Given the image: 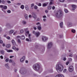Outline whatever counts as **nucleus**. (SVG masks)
<instances>
[{
    "instance_id": "3",
    "label": "nucleus",
    "mask_w": 77,
    "mask_h": 77,
    "mask_svg": "<svg viewBox=\"0 0 77 77\" xmlns=\"http://www.w3.org/2000/svg\"><path fill=\"white\" fill-rule=\"evenodd\" d=\"M55 15L57 18H62L63 16V12L60 10L56 12Z\"/></svg>"
},
{
    "instance_id": "53",
    "label": "nucleus",
    "mask_w": 77,
    "mask_h": 77,
    "mask_svg": "<svg viewBox=\"0 0 77 77\" xmlns=\"http://www.w3.org/2000/svg\"><path fill=\"white\" fill-rule=\"evenodd\" d=\"M69 61H72V59L71 58H69L68 59Z\"/></svg>"
},
{
    "instance_id": "54",
    "label": "nucleus",
    "mask_w": 77,
    "mask_h": 77,
    "mask_svg": "<svg viewBox=\"0 0 77 77\" xmlns=\"http://www.w3.org/2000/svg\"><path fill=\"white\" fill-rule=\"evenodd\" d=\"M42 17L43 18H46L47 17L46 15H44L42 16Z\"/></svg>"
},
{
    "instance_id": "20",
    "label": "nucleus",
    "mask_w": 77,
    "mask_h": 77,
    "mask_svg": "<svg viewBox=\"0 0 77 77\" xmlns=\"http://www.w3.org/2000/svg\"><path fill=\"white\" fill-rule=\"evenodd\" d=\"M0 53L2 55L5 54V51L3 50H1L0 51Z\"/></svg>"
},
{
    "instance_id": "10",
    "label": "nucleus",
    "mask_w": 77,
    "mask_h": 77,
    "mask_svg": "<svg viewBox=\"0 0 77 77\" xmlns=\"http://www.w3.org/2000/svg\"><path fill=\"white\" fill-rule=\"evenodd\" d=\"M25 58L26 57H25V56H23L22 57L20 60V62H23L24 60H25Z\"/></svg>"
},
{
    "instance_id": "33",
    "label": "nucleus",
    "mask_w": 77,
    "mask_h": 77,
    "mask_svg": "<svg viewBox=\"0 0 77 77\" xmlns=\"http://www.w3.org/2000/svg\"><path fill=\"white\" fill-rule=\"evenodd\" d=\"M26 41H28V42H29V41H30L31 42V38L29 39L28 38H26Z\"/></svg>"
},
{
    "instance_id": "44",
    "label": "nucleus",
    "mask_w": 77,
    "mask_h": 77,
    "mask_svg": "<svg viewBox=\"0 0 77 77\" xmlns=\"http://www.w3.org/2000/svg\"><path fill=\"white\" fill-rule=\"evenodd\" d=\"M28 36L29 37V39H31V37H30V36H31V34H29Z\"/></svg>"
},
{
    "instance_id": "14",
    "label": "nucleus",
    "mask_w": 77,
    "mask_h": 77,
    "mask_svg": "<svg viewBox=\"0 0 77 77\" xmlns=\"http://www.w3.org/2000/svg\"><path fill=\"white\" fill-rule=\"evenodd\" d=\"M6 26L7 28H11V25L9 23H7Z\"/></svg>"
},
{
    "instance_id": "2",
    "label": "nucleus",
    "mask_w": 77,
    "mask_h": 77,
    "mask_svg": "<svg viewBox=\"0 0 77 77\" xmlns=\"http://www.w3.org/2000/svg\"><path fill=\"white\" fill-rule=\"evenodd\" d=\"M63 66L60 64H57L56 66V69L58 72H61L63 69Z\"/></svg>"
},
{
    "instance_id": "29",
    "label": "nucleus",
    "mask_w": 77,
    "mask_h": 77,
    "mask_svg": "<svg viewBox=\"0 0 77 77\" xmlns=\"http://www.w3.org/2000/svg\"><path fill=\"white\" fill-rule=\"evenodd\" d=\"M47 4H48V3H47L46 4L44 3L43 5V7H45V6H47Z\"/></svg>"
},
{
    "instance_id": "55",
    "label": "nucleus",
    "mask_w": 77,
    "mask_h": 77,
    "mask_svg": "<svg viewBox=\"0 0 77 77\" xmlns=\"http://www.w3.org/2000/svg\"><path fill=\"white\" fill-rule=\"evenodd\" d=\"M12 60H9V63H11V62H12Z\"/></svg>"
},
{
    "instance_id": "56",
    "label": "nucleus",
    "mask_w": 77,
    "mask_h": 77,
    "mask_svg": "<svg viewBox=\"0 0 77 77\" xmlns=\"http://www.w3.org/2000/svg\"><path fill=\"white\" fill-rule=\"evenodd\" d=\"M0 58L1 59H3V57L2 56V55H1L0 57Z\"/></svg>"
},
{
    "instance_id": "15",
    "label": "nucleus",
    "mask_w": 77,
    "mask_h": 77,
    "mask_svg": "<svg viewBox=\"0 0 77 77\" xmlns=\"http://www.w3.org/2000/svg\"><path fill=\"white\" fill-rule=\"evenodd\" d=\"M5 66L7 69H9V64L8 63L5 64Z\"/></svg>"
},
{
    "instance_id": "17",
    "label": "nucleus",
    "mask_w": 77,
    "mask_h": 77,
    "mask_svg": "<svg viewBox=\"0 0 77 77\" xmlns=\"http://www.w3.org/2000/svg\"><path fill=\"white\" fill-rule=\"evenodd\" d=\"M63 22H61L60 23V26L61 28H62L63 27Z\"/></svg>"
},
{
    "instance_id": "46",
    "label": "nucleus",
    "mask_w": 77,
    "mask_h": 77,
    "mask_svg": "<svg viewBox=\"0 0 77 77\" xmlns=\"http://www.w3.org/2000/svg\"><path fill=\"white\" fill-rule=\"evenodd\" d=\"M12 49H13V50H15L16 49V48L15 47V46H14L12 47Z\"/></svg>"
},
{
    "instance_id": "19",
    "label": "nucleus",
    "mask_w": 77,
    "mask_h": 77,
    "mask_svg": "<svg viewBox=\"0 0 77 77\" xmlns=\"http://www.w3.org/2000/svg\"><path fill=\"white\" fill-rule=\"evenodd\" d=\"M12 43L13 45H16V43H15V42L14 40H12Z\"/></svg>"
},
{
    "instance_id": "35",
    "label": "nucleus",
    "mask_w": 77,
    "mask_h": 77,
    "mask_svg": "<svg viewBox=\"0 0 77 77\" xmlns=\"http://www.w3.org/2000/svg\"><path fill=\"white\" fill-rule=\"evenodd\" d=\"M65 0H59V2L61 3H63L65 2Z\"/></svg>"
},
{
    "instance_id": "5",
    "label": "nucleus",
    "mask_w": 77,
    "mask_h": 77,
    "mask_svg": "<svg viewBox=\"0 0 77 77\" xmlns=\"http://www.w3.org/2000/svg\"><path fill=\"white\" fill-rule=\"evenodd\" d=\"M0 8H1L2 9V11H4V9L6 10V9H7L8 8V7L6 6H4L3 5H1L0 6Z\"/></svg>"
},
{
    "instance_id": "43",
    "label": "nucleus",
    "mask_w": 77,
    "mask_h": 77,
    "mask_svg": "<svg viewBox=\"0 0 77 77\" xmlns=\"http://www.w3.org/2000/svg\"><path fill=\"white\" fill-rule=\"evenodd\" d=\"M7 13H8L9 14H10L11 12V10H8L7 11Z\"/></svg>"
},
{
    "instance_id": "16",
    "label": "nucleus",
    "mask_w": 77,
    "mask_h": 77,
    "mask_svg": "<svg viewBox=\"0 0 77 77\" xmlns=\"http://www.w3.org/2000/svg\"><path fill=\"white\" fill-rule=\"evenodd\" d=\"M56 77H64L63 75L58 74L56 76Z\"/></svg>"
},
{
    "instance_id": "41",
    "label": "nucleus",
    "mask_w": 77,
    "mask_h": 77,
    "mask_svg": "<svg viewBox=\"0 0 77 77\" xmlns=\"http://www.w3.org/2000/svg\"><path fill=\"white\" fill-rule=\"evenodd\" d=\"M23 32H24V30L23 29H21L20 30V32L21 33H23Z\"/></svg>"
},
{
    "instance_id": "24",
    "label": "nucleus",
    "mask_w": 77,
    "mask_h": 77,
    "mask_svg": "<svg viewBox=\"0 0 77 77\" xmlns=\"http://www.w3.org/2000/svg\"><path fill=\"white\" fill-rule=\"evenodd\" d=\"M14 30H11L9 31V33L10 34H12V33H14Z\"/></svg>"
},
{
    "instance_id": "59",
    "label": "nucleus",
    "mask_w": 77,
    "mask_h": 77,
    "mask_svg": "<svg viewBox=\"0 0 77 77\" xmlns=\"http://www.w3.org/2000/svg\"><path fill=\"white\" fill-rule=\"evenodd\" d=\"M63 72H66V69H65L63 71Z\"/></svg>"
},
{
    "instance_id": "30",
    "label": "nucleus",
    "mask_w": 77,
    "mask_h": 77,
    "mask_svg": "<svg viewBox=\"0 0 77 77\" xmlns=\"http://www.w3.org/2000/svg\"><path fill=\"white\" fill-rule=\"evenodd\" d=\"M11 47V45L9 44H7L6 46L7 48H9Z\"/></svg>"
},
{
    "instance_id": "8",
    "label": "nucleus",
    "mask_w": 77,
    "mask_h": 77,
    "mask_svg": "<svg viewBox=\"0 0 77 77\" xmlns=\"http://www.w3.org/2000/svg\"><path fill=\"white\" fill-rule=\"evenodd\" d=\"M48 38L45 36H43L42 38V41H44V42L47 41V40H48Z\"/></svg>"
},
{
    "instance_id": "62",
    "label": "nucleus",
    "mask_w": 77,
    "mask_h": 77,
    "mask_svg": "<svg viewBox=\"0 0 77 77\" xmlns=\"http://www.w3.org/2000/svg\"><path fill=\"white\" fill-rule=\"evenodd\" d=\"M6 38L8 39H10V37L9 36L7 37Z\"/></svg>"
},
{
    "instance_id": "4",
    "label": "nucleus",
    "mask_w": 77,
    "mask_h": 77,
    "mask_svg": "<svg viewBox=\"0 0 77 77\" xmlns=\"http://www.w3.org/2000/svg\"><path fill=\"white\" fill-rule=\"evenodd\" d=\"M33 34H34L36 37H38L41 34V33L39 32H35L34 31H33Z\"/></svg>"
},
{
    "instance_id": "25",
    "label": "nucleus",
    "mask_w": 77,
    "mask_h": 77,
    "mask_svg": "<svg viewBox=\"0 0 77 77\" xmlns=\"http://www.w3.org/2000/svg\"><path fill=\"white\" fill-rule=\"evenodd\" d=\"M21 22L23 24H26L27 23V22L25 20H23Z\"/></svg>"
},
{
    "instance_id": "63",
    "label": "nucleus",
    "mask_w": 77,
    "mask_h": 77,
    "mask_svg": "<svg viewBox=\"0 0 77 77\" xmlns=\"http://www.w3.org/2000/svg\"><path fill=\"white\" fill-rule=\"evenodd\" d=\"M15 72H17V69H15L14 70Z\"/></svg>"
},
{
    "instance_id": "1",
    "label": "nucleus",
    "mask_w": 77,
    "mask_h": 77,
    "mask_svg": "<svg viewBox=\"0 0 77 77\" xmlns=\"http://www.w3.org/2000/svg\"><path fill=\"white\" fill-rule=\"evenodd\" d=\"M32 68L34 70L36 71H38L40 72L42 71V69L41 68L40 65L39 64L36 63L34 64L32 66Z\"/></svg>"
},
{
    "instance_id": "47",
    "label": "nucleus",
    "mask_w": 77,
    "mask_h": 77,
    "mask_svg": "<svg viewBox=\"0 0 77 77\" xmlns=\"http://www.w3.org/2000/svg\"><path fill=\"white\" fill-rule=\"evenodd\" d=\"M52 8L53 10H54V9H55V7H54V6H53L52 7Z\"/></svg>"
},
{
    "instance_id": "28",
    "label": "nucleus",
    "mask_w": 77,
    "mask_h": 77,
    "mask_svg": "<svg viewBox=\"0 0 77 77\" xmlns=\"http://www.w3.org/2000/svg\"><path fill=\"white\" fill-rule=\"evenodd\" d=\"M25 8L26 11H29V6H28V5H25Z\"/></svg>"
},
{
    "instance_id": "40",
    "label": "nucleus",
    "mask_w": 77,
    "mask_h": 77,
    "mask_svg": "<svg viewBox=\"0 0 77 77\" xmlns=\"http://www.w3.org/2000/svg\"><path fill=\"white\" fill-rule=\"evenodd\" d=\"M50 72H51V73L52 72H53V69H51L49 70Z\"/></svg>"
},
{
    "instance_id": "37",
    "label": "nucleus",
    "mask_w": 77,
    "mask_h": 77,
    "mask_svg": "<svg viewBox=\"0 0 77 77\" xmlns=\"http://www.w3.org/2000/svg\"><path fill=\"white\" fill-rule=\"evenodd\" d=\"M34 8L35 9H37V8H38V7L36 5H35L34 6Z\"/></svg>"
},
{
    "instance_id": "45",
    "label": "nucleus",
    "mask_w": 77,
    "mask_h": 77,
    "mask_svg": "<svg viewBox=\"0 0 77 77\" xmlns=\"http://www.w3.org/2000/svg\"><path fill=\"white\" fill-rule=\"evenodd\" d=\"M1 2H2V4H5V1L2 0Z\"/></svg>"
},
{
    "instance_id": "11",
    "label": "nucleus",
    "mask_w": 77,
    "mask_h": 77,
    "mask_svg": "<svg viewBox=\"0 0 77 77\" xmlns=\"http://www.w3.org/2000/svg\"><path fill=\"white\" fill-rule=\"evenodd\" d=\"M20 72L22 74H26V71H23V70L21 69L20 71Z\"/></svg>"
},
{
    "instance_id": "31",
    "label": "nucleus",
    "mask_w": 77,
    "mask_h": 77,
    "mask_svg": "<svg viewBox=\"0 0 77 77\" xmlns=\"http://www.w3.org/2000/svg\"><path fill=\"white\" fill-rule=\"evenodd\" d=\"M29 31H28L26 32V33H25V35L26 36H27L28 35L27 34H29Z\"/></svg>"
},
{
    "instance_id": "52",
    "label": "nucleus",
    "mask_w": 77,
    "mask_h": 77,
    "mask_svg": "<svg viewBox=\"0 0 77 77\" xmlns=\"http://www.w3.org/2000/svg\"><path fill=\"white\" fill-rule=\"evenodd\" d=\"M3 41L0 40V44H3Z\"/></svg>"
},
{
    "instance_id": "6",
    "label": "nucleus",
    "mask_w": 77,
    "mask_h": 77,
    "mask_svg": "<svg viewBox=\"0 0 77 77\" xmlns=\"http://www.w3.org/2000/svg\"><path fill=\"white\" fill-rule=\"evenodd\" d=\"M53 46V43L52 42H49L47 45V48L48 49H50Z\"/></svg>"
},
{
    "instance_id": "12",
    "label": "nucleus",
    "mask_w": 77,
    "mask_h": 77,
    "mask_svg": "<svg viewBox=\"0 0 77 77\" xmlns=\"http://www.w3.org/2000/svg\"><path fill=\"white\" fill-rule=\"evenodd\" d=\"M72 10H73V11L75 10V9H76V8H77V7H76V5H72Z\"/></svg>"
},
{
    "instance_id": "18",
    "label": "nucleus",
    "mask_w": 77,
    "mask_h": 77,
    "mask_svg": "<svg viewBox=\"0 0 77 77\" xmlns=\"http://www.w3.org/2000/svg\"><path fill=\"white\" fill-rule=\"evenodd\" d=\"M5 50H6V51L7 52H13V51L12 50H8V49L7 48H5Z\"/></svg>"
},
{
    "instance_id": "39",
    "label": "nucleus",
    "mask_w": 77,
    "mask_h": 77,
    "mask_svg": "<svg viewBox=\"0 0 77 77\" xmlns=\"http://www.w3.org/2000/svg\"><path fill=\"white\" fill-rule=\"evenodd\" d=\"M37 5L38 6H41V3H37Z\"/></svg>"
},
{
    "instance_id": "32",
    "label": "nucleus",
    "mask_w": 77,
    "mask_h": 77,
    "mask_svg": "<svg viewBox=\"0 0 77 77\" xmlns=\"http://www.w3.org/2000/svg\"><path fill=\"white\" fill-rule=\"evenodd\" d=\"M20 8L22 9H24V5H21Z\"/></svg>"
},
{
    "instance_id": "48",
    "label": "nucleus",
    "mask_w": 77,
    "mask_h": 77,
    "mask_svg": "<svg viewBox=\"0 0 77 77\" xmlns=\"http://www.w3.org/2000/svg\"><path fill=\"white\" fill-rule=\"evenodd\" d=\"M9 61V59L8 58H7L6 60H5V62H8Z\"/></svg>"
},
{
    "instance_id": "26",
    "label": "nucleus",
    "mask_w": 77,
    "mask_h": 77,
    "mask_svg": "<svg viewBox=\"0 0 77 77\" xmlns=\"http://www.w3.org/2000/svg\"><path fill=\"white\" fill-rule=\"evenodd\" d=\"M32 17L34 18V19H36V15L35 14H33L32 15Z\"/></svg>"
},
{
    "instance_id": "58",
    "label": "nucleus",
    "mask_w": 77,
    "mask_h": 77,
    "mask_svg": "<svg viewBox=\"0 0 77 77\" xmlns=\"http://www.w3.org/2000/svg\"><path fill=\"white\" fill-rule=\"evenodd\" d=\"M53 4V2H51L49 3L50 5H51Z\"/></svg>"
},
{
    "instance_id": "23",
    "label": "nucleus",
    "mask_w": 77,
    "mask_h": 77,
    "mask_svg": "<svg viewBox=\"0 0 77 77\" xmlns=\"http://www.w3.org/2000/svg\"><path fill=\"white\" fill-rule=\"evenodd\" d=\"M47 9L49 10H50L51 9V6L50 5H49L48 6Z\"/></svg>"
},
{
    "instance_id": "34",
    "label": "nucleus",
    "mask_w": 77,
    "mask_h": 77,
    "mask_svg": "<svg viewBox=\"0 0 77 77\" xmlns=\"http://www.w3.org/2000/svg\"><path fill=\"white\" fill-rule=\"evenodd\" d=\"M71 32L72 33H75V30L74 29H72Z\"/></svg>"
},
{
    "instance_id": "36",
    "label": "nucleus",
    "mask_w": 77,
    "mask_h": 77,
    "mask_svg": "<svg viewBox=\"0 0 77 77\" xmlns=\"http://www.w3.org/2000/svg\"><path fill=\"white\" fill-rule=\"evenodd\" d=\"M69 57H72V53L71 52L70 53L69 55Z\"/></svg>"
},
{
    "instance_id": "60",
    "label": "nucleus",
    "mask_w": 77,
    "mask_h": 77,
    "mask_svg": "<svg viewBox=\"0 0 77 77\" xmlns=\"http://www.w3.org/2000/svg\"><path fill=\"white\" fill-rule=\"evenodd\" d=\"M34 6V4H32L31 5V7H33Z\"/></svg>"
},
{
    "instance_id": "57",
    "label": "nucleus",
    "mask_w": 77,
    "mask_h": 77,
    "mask_svg": "<svg viewBox=\"0 0 77 77\" xmlns=\"http://www.w3.org/2000/svg\"><path fill=\"white\" fill-rule=\"evenodd\" d=\"M66 60V58L65 57H64L63 58V60L65 61Z\"/></svg>"
},
{
    "instance_id": "50",
    "label": "nucleus",
    "mask_w": 77,
    "mask_h": 77,
    "mask_svg": "<svg viewBox=\"0 0 77 77\" xmlns=\"http://www.w3.org/2000/svg\"><path fill=\"white\" fill-rule=\"evenodd\" d=\"M64 11L66 13H68V10L66 9H65Z\"/></svg>"
},
{
    "instance_id": "22",
    "label": "nucleus",
    "mask_w": 77,
    "mask_h": 77,
    "mask_svg": "<svg viewBox=\"0 0 77 77\" xmlns=\"http://www.w3.org/2000/svg\"><path fill=\"white\" fill-rule=\"evenodd\" d=\"M24 15L25 17V18L26 19H27L28 18V17L27 16V14H24Z\"/></svg>"
},
{
    "instance_id": "42",
    "label": "nucleus",
    "mask_w": 77,
    "mask_h": 77,
    "mask_svg": "<svg viewBox=\"0 0 77 77\" xmlns=\"http://www.w3.org/2000/svg\"><path fill=\"white\" fill-rule=\"evenodd\" d=\"M12 64L13 65H15V63L14 61H13L12 62Z\"/></svg>"
},
{
    "instance_id": "21",
    "label": "nucleus",
    "mask_w": 77,
    "mask_h": 77,
    "mask_svg": "<svg viewBox=\"0 0 77 77\" xmlns=\"http://www.w3.org/2000/svg\"><path fill=\"white\" fill-rule=\"evenodd\" d=\"M68 26L69 27H71V26H72V23H68Z\"/></svg>"
},
{
    "instance_id": "7",
    "label": "nucleus",
    "mask_w": 77,
    "mask_h": 77,
    "mask_svg": "<svg viewBox=\"0 0 77 77\" xmlns=\"http://www.w3.org/2000/svg\"><path fill=\"white\" fill-rule=\"evenodd\" d=\"M36 25H37L38 26L37 27V29L39 30H41L42 29L41 26V25L39 23H38L36 24Z\"/></svg>"
},
{
    "instance_id": "27",
    "label": "nucleus",
    "mask_w": 77,
    "mask_h": 77,
    "mask_svg": "<svg viewBox=\"0 0 77 77\" xmlns=\"http://www.w3.org/2000/svg\"><path fill=\"white\" fill-rule=\"evenodd\" d=\"M20 39L22 40L24 39H25V37L24 35H22L21 36Z\"/></svg>"
},
{
    "instance_id": "61",
    "label": "nucleus",
    "mask_w": 77,
    "mask_h": 77,
    "mask_svg": "<svg viewBox=\"0 0 77 77\" xmlns=\"http://www.w3.org/2000/svg\"><path fill=\"white\" fill-rule=\"evenodd\" d=\"M14 57V56H11L10 57V59H12V57Z\"/></svg>"
},
{
    "instance_id": "38",
    "label": "nucleus",
    "mask_w": 77,
    "mask_h": 77,
    "mask_svg": "<svg viewBox=\"0 0 77 77\" xmlns=\"http://www.w3.org/2000/svg\"><path fill=\"white\" fill-rule=\"evenodd\" d=\"M17 42H18L19 44L21 43V41H20V39H17Z\"/></svg>"
},
{
    "instance_id": "49",
    "label": "nucleus",
    "mask_w": 77,
    "mask_h": 77,
    "mask_svg": "<svg viewBox=\"0 0 77 77\" xmlns=\"http://www.w3.org/2000/svg\"><path fill=\"white\" fill-rule=\"evenodd\" d=\"M17 5L18 6H20V5H21V3H17Z\"/></svg>"
},
{
    "instance_id": "51",
    "label": "nucleus",
    "mask_w": 77,
    "mask_h": 77,
    "mask_svg": "<svg viewBox=\"0 0 77 77\" xmlns=\"http://www.w3.org/2000/svg\"><path fill=\"white\" fill-rule=\"evenodd\" d=\"M17 33V32H14L13 33V35H15Z\"/></svg>"
},
{
    "instance_id": "64",
    "label": "nucleus",
    "mask_w": 77,
    "mask_h": 77,
    "mask_svg": "<svg viewBox=\"0 0 77 77\" xmlns=\"http://www.w3.org/2000/svg\"><path fill=\"white\" fill-rule=\"evenodd\" d=\"M17 38H21V36H17Z\"/></svg>"
},
{
    "instance_id": "13",
    "label": "nucleus",
    "mask_w": 77,
    "mask_h": 77,
    "mask_svg": "<svg viewBox=\"0 0 77 77\" xmlns=\"http://www.w3.org/2000/svg\"><path fill=\"white\" fill-rule=\"evenodd\" d=\"M68 2H76L77 3V0H67Z\"/></svg>"
},
{
    "instance_id": "9",
    "label": "nucleus",
    "mask_w": 77,
    "mask_h": 77,
    "mask_svg": "<svg viewBox=\"0 0 77 77\" xmlns=\"http://www.w3.org/2000/svg\"><path fill=\"white\" fill-rule=\"evenodd\" d=\"M74 69L73 66H70L69 67V72H72L73 71V70Z\"/></svg>"
}]
</instances>
